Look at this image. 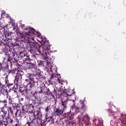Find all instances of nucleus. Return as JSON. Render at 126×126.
I'll return each mask as SVG.
<instances>
[{
    "label": "nucleus",
    "mask_w": 126,
    "mask_h": 126,
    "mask_svg": "<svg viewBox=\"0 0 126 126\" xmlns=\"http://www.w3.org/2000/svg\"><path fill=\"white\" fill-rule=\"evenodd\" d=\"M82 110V108L79 107H76V113H78L80 112V110Z\"/></svg>",
    "instance_id": "9d476101"
},
{
    "label": "nucleus",
    "mask_w": 126,
    "mask_h": 126,
    "mask_svg": "<svg viewBox=\"0 0 126 126\" xmlns=\"http://www.w3.org/2000/svg\"><path fill=\"white\" fill-rule=\"evenodd\" d=\"M43 53L44 54H46V53H48V50H49V47L44 46L43 47Z\"/></svg>",
    "instance_id": "0eeeda50"
},
{
    "label": "nucleus",
    "mask_w": 126,
    "mask_h": 126,
    "mask_svg": "<svg viewBox=\"0 0 126 126\" xmlns=\"http://www.w3.org/2000/svg\"><path fill=\"white\" fill-rule=\"evenodd\" d=\"M17 26H18V24H17Z\"/></svg>",
    "instance_id": "a211bd4d"
},
{
    "label": "nucleus",
    "mask_w": 126,
    "mask_h": 126,
    "mask_svg": "<svg viewBox=\"0 0 126 126\" xmlns=\"http://www.w3.org/2000/svg\"><path fill=\"white\" fill-rule=\"evenodd\" d=\"M63 109H57L55 112V114L56 116H61L63 115Z\"/></svg>",
    "instance_id": "f03ea898"
},
{
    "label": "nucleus",
    "mask_w": 126,
    "mask_h": 126,
    "mask_svg": "<svg viewBox=\"0 0 126 126\" xmlns=\"http://www.w3.org/2000/svg\"><path fill=\"white\" fill-rule=\"evenodd\" d=\"M16 78L18 79V80H21V79H22V76L20 74V73H17L16 75Z\"/></svg>",
    "instance_id": "39448f33"
},
{
    "label": "nucleus",
    "mask_w": 126,
    "mask_h": 126,
    "mask_svg": "<svg viewBox=\"0 0 126 126\" xmlns=\"http://www.w3.org/2000/svg\"><path fill=\"white\" fill-rule=\"evenodd\" d=\"M13 29L14 32H18L19 31V29L16 28V27H14Z\"/></svg>",
    "instance_id": "9b49d317"
},
{
    "label": "nucleus",
    "mask_w": 126,
    "mask_h": 126,
    "mask_svg": "<svg viewBox=\"0 0 126 126\" xmlns=\"http://www.w3.org/2000/svg\"><path fill=\"white\" fill-rule=\"evenodd\" d=\"M7 28L6 27H3L1 23L0 22V32H8Z\"/></svg>",
    "instance_id": "7ed1b4c3"
},
{
    "label": "nucleus",
    "mask_w": 126,
    "mask_h": 126,
    "mask_svg": "<svg viewBox=\"0 0 126 126\" xmlns=\"http://www.w3.org/2000/svg\"><path fill=\"white\" fill-rule=\"evenodd\" d=\"M2 15H4V13H1V16L2 17Z\"/></svg>",
    "instance_id": "dca6fc26"
},
{
    "label": "nucleus",
    "mask_w": 126,
    "mask_h": 126,
    "mask_svg": "<svg viewBox=\"0 0 126 126\" xmlns=\"http://www.w3.org/2000/svg\"><path fill=\"white\" fill-rule=\"evenodd\" d=\"M36 33L37 37H39V38H40V39H43V36H42L41 33H39V32H36Z\"/></svg>",
    "instance_id": "1a4fd4ad"
},
{
    "label": "nucleus",
    "mask_w": 126,
    "mask_h": 126,
    "mask_svg": "<svg viewBox=\"0 0 126 126\" xmlns=\"http://www.w3.org/2000/svg\"><path fill=\"white\" fill-rule=\"evenodd\" d=\"M45 111H46V112H49V108L46 107V109H45Z\"/></svg>",
    "instance_id": "f8f14e48"
},
{
    "label": "nucleus",
    "mask_w": 126,
    "mask_h": 126,
    "mask_svg": "<svg viewBox=\"0 0 126 126\" xmlns=\"http://www.w3.org/2000/svg\"><path fill=\"white\" fill-rule=\"evenodd\" d=\"M64 108H66V106H64Z\"/></svg>",
    "instance_id": "f3484780"
},
{
    "label": "nucleus",
    "mask_w": 126,
    "mask_h": 126,
    "mask_svg": "<svg viewBox=\"0 0 126 126\" xmlns=\"http://www.w3.org/2000/svg\"><path fill=\"white\" fill-rule=\"evenodd\" d=\"M1 84H0V86Z\"/></svg>",
    "instance_id": "6ab92c4d"
},
{
    "label": "nucleus",
    "mask_w": 126,
    "mask_h": 126,
    "mask_svg": "<svg viewBox=\"0 0 126 126\" xmlns=\"http://www.w3.org/2000/svg\"><path fill=\"white\" fill-rule=\"evenodd\" d=\"M37 75H38V76H40L41 75V73H40L39 72L37 73Z\"/></svg>",
    "instance_id": "4468645a"
},
{
    "label": "nucleus",
    "mask_w": 126,
    "mask_h": 126,
    "mask_svg": "<svg viewBox=\"0 0 126 126\" xmlns=\"http://www.w3.org/2000/svg\"><path fill=\"white\" fill-rule=\"evenodd\" d=\"M20 27L22 28L24 30H28L29 32H38L36 30H35L33 28H31L30 27H25V25H20Z\"/></svg>",
    "instance_id": "f257e3e1"
},
{
    "label": "nucleus",
    "mask_w": 126,
    "mask_h": 126,
    "mask_svg": "<svg viewBox=\"0 0 126 126\" xmlns=\"http://www.w3.org/2000/svg\"><path fill=\"white\" fill-rule=\"evenodd\" d=\"M57 82H58V83H60V79H57Z\"/></svg>",
    "instance_id": "2eb2a0df"
},
{
    "label": "nucleus",
    "mask_w": 126,
    "mask_h": 126,
    "mask_svg": "<svg viewBox=\"0 0 126 126\" xmlns=\"http://www.w3.org/2000/svg\"><path fill=\"white\" fill-rule=\"evenodd\" d=\"M89 117L87 115L84 117L83 119V121L85 122V123H88L89 122Z\"/></svg>",
    "instance_id": "423d86ee"
},
{
    "label": "nucleus",
    "mask_w": 126,
    "mask_h": 126,
    "mask_svg": "<svg viewBox=\"0 0 126 126\" xmlns=\"http://www.w3.org/2000/svg\"><path fill=\"white\" fill-rule=\"evenodd\" d=\"M1 120L0 119V125H1L2 123H5L6 122V118L5 117V114L1 116Z\"/></svg>",
    "instance_id": "20e7f679"
},
{
    "label": "nucleus",
    "mask_w": 126,
    "mask_h": 126,
    "mask_svg": "<svg viewBox=\"0 0 126 126\" xmlns=\"http://www.w3.org/2000/svg\"><path fill=\"white\" fill-rule=\"evenodd\" d=\"M10 22L12 26H13V25H14V22H12V23L11 22Z\"/></svg>",
    "instance_id": "ddd939ff"
},
{
    "label": "nucleus",
    "mask_w": 126,
    "mask_h": 126,
    "mask_svg": "<svg viewBox=\"0 0 126 126\" xmlns=\"http://www.w3.org/2000/svg\"><path fill=\"white\" fill-rule=\"evenodd\" d=\"M48 69L50 71H53V69H54V67L51 65V64H49Z\"/></svg>",
    "instance_id": "6e6552de"
}]
</instances>
